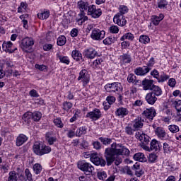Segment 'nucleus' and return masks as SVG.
Here are the masks:
<instances>
[{
  "instance_id": "obj_37",
  "label": "nucleus",
  "mask_w": 181,
  "mask_h": 181,
  "mask_svg": "<svg viewBox=\"0 0 181 181\" xmlns=\"http://www.w3.org/2000/svg\"><path fill=\"white\" fill-rule=\"evenodd\" d=\"M122 61L123 63H130L132 62L131 55L128 54H124L123 55L120 56Z\"/></svg>"
},
{
  "instance_id": "obj_47",
  "label": "nucleus",
  "mask_w": 181,
  "mask_h": 181,
  "mask_svg": "<svg viewBox=\"0 0 181 181\" xmlns=\"http://www.w3.org/2000/svg\"><path fill=\"white\" fill-rule=\"evenodd\" d=\"M73 107V103H70V102H64L63 103V109L65 111H69V110H71V108Z\"/></svg>"
},
{
  "instance_id": "obj_21",
  "label": "nucleus",
  "mask_w": 181,
  "mask_h": 181,
  "mask_svg": "<svg viewBox=\"0 0 181 181\" xmlns=\"http://www.w3.org/2000/svg\"><path fill=\"white\" fill-rule=\"evenodd\" d=\"M128 110L125 107H119L116 111V115L124 118L126 115H128Z\"/></svg>"
},
{
  "instance_id": "obj_1",
  "label": "nucleus",
  "mask_w": 181,
  "mask_h": 181,
  "mask_svg": "<svg viewBox=\"0 0 181 181\" xmlns=\"http://www.w3.org/2000/svg\"><path fill=\"white\" fill-rule=\"evenodd\" d=\"M129 155V150L124 147L121 144L113 143L111 148H107L105 150V158L106 159L107 165L111 166L115 161L116 166L122 163V158L119 156Z\"/></svg>"
},
{
  "instance_id": "obj_51",
  "label": "nucleus",
  "mask_w": 181,
  "mask_h": 181,
  "mask_svg": "<svg viewBox=\"0 0 181 181\" xmlns=\"http://www.w3.org/2000/svg\"><path fill=\"white\" fill-rule=\"evenodd\" d=\"M168 78H169V76L163 74L160 75V77L158 76V78L157 80L158 83H163L164 81H166V80H168Z\"/></svg>"
},
{
  "instance_id": "obj_29",
  "label": "nucleus",
  "mask_w": 181,
  "mask_h": 181,
  "mask_svg": "<svg viewBox=\"0 0 181 181\" xmlns=\"http://www.w3.org/2000/svg\"><path fill=\"white\" fill-rule=\"evenodd\" d=\"M71 56L74 60H76V62H80V60L83 59V56L81 55V53L78 52V50L72 51Z\"/></svg>"
},
{
  "instance_id": "obj_24",
  "label": "nucleus",
  "mask_w": 181,
  "mask_h": 181,
  "mask_svg": "<svg viewBox=\"0 0 181 181\" xmlns=\"http://www.w3.org/2000/svg\"><path fill=\"white\" fill-rule=\"evenodd\" d=\"M86 21H88V17L86 16V13H84V11H81L77 20L78 25H83V22H86Z\"/></svg>"
},
{
  "instance_id": "obj_31",
  "label": "nucleus",
  "mask_w": 181,
  "mask_h": 181,
  "mask_svg": "<svg viewBox=\"0 0 181 181\" xmlns=\"http://www.w3.org/2000/svg\"><path fill=\"white\" fill-rule=\"evenodd\" d=\"M33 119V115L30 112H27L23 115V119L25 121V122H27V124H29L30 122V119Z\"/></svg>"
},
{
  "instance_id": "obj_55",
  "label": "nucleus",
  "mask_w": 181,
  "mask_h": 181,
  "mask_svg": "<svg viewBox=\"0 0 181 181\" xmlns=\"http://www.w3.org/2000/svg\"><path fill=\"white\" fill-rule=\"evenodd\" d=\"M136 79V76L135 75H134V74H130L128 75L127 76V81L129 83H134V81H135V80Z\"/></svg>"
},
{
  "instance_id": "obj_61",
  "label": "nucleus",
  "mask_w": 181,
  "mask_h": 181,
  "mask_svg": "<svg viewBox=\"0 0 181 181\" xmlns=\"http://www.w3.org/2000/svg\"><path fill=\"white\" fill-rule=\"evenodd\" d=\"M93 146L95 149L98 150L101 148V143H100L98 141H96L93 143Z\"/></svg>"
},
{
  "instance_id": "obj_62",
  "label": "nucleus",
  "mask_w": 181,
  "mask_h": 181,
  "mask_svg": "<svg viewBox=\"0 0 181 181\" xmlns=\"http://www.w3.org/2000/svg\"><path fill=\"white\" fill-rule=\"evenodd\" d=\"M151 74L153 76V77H155V78H159V71L158 70L154 69L151 72Z\"/></svg>"
},
{
  "instance_id": "obj_38",
  "label": "nucleus",
  "mask_w": 181,
  "mask_h": 181,
  "mask_svg": "<svg viewBox=\"0 0 181 181\" xmlns=\"http://www.w3.org/2000/svg\"><path fill=\"white\" fill-rule=\"evenodd\" d=\"M140 43H144V45H146V43H149L151 42V39L148 35H141L139 39Z\"/></svg>"
},
{
  "instance_id": "obj_8",
  "label": "nucleus",
  "mask_w": 181,
  "mask_h": 181,
  "mask_svg": "<svg viewBox=\"0 0 181 181\" xmlns=\"http://www.w3.org/2000/svg\"><path fill=\"white\" fill-rule=\"evenodd\" d=\"M90 37L93 40H103L105 37V31L100 29H94L92 32Z\"/></svg>"
},
{
  "instance_id": "obj_16",
  "label": "nucleus",
  "mask_w": 181,
  "mask_h": 181,
  "mask_svg": "<svg viewBox=\"0 0 181 181\" xmlns=\"http://www.w3.org/2000/svg\"><path fill=\"white\" fill-rule=\"evenodd\" d=\"M13 45V44H12V42L11 41L4 42L2 45V49L7 53H13L15 50H18V49L15 48L14 49H11V47H12Z\"/></svg>"
},
{
  "instance_id": "obj_4",
  "label": "nucleus",
  "mask_w": 181,
  "mask_h": 181,
  "mask_svg": "<svg viewBox=\"0 0 181 181\" xmlns=\"http://www.w3.org/2000/svg\"><path fill=\"white\" fill-rule=\"evenodd\" d=\"M105 88L106 91H108L109 93H117V94H119V93H122V88H121V83H108L106 86H105Z\"/></svg>"
},
{
  "instance_id": "obj_10",
  "label": "nucleus",
  "mask_w": 181,
  "mask_h": 181,
  "mask_svg": "<svg viewBox=\"0 0 181 181\" xmlns=\"http://www.w3.org/2000/svg\"><path fill=\"white\" fill-rule=\"evenodd\" d=\"M86 118H90V119L97 121V119L101 118V111L99 109H95L86 114Z\"/></svg>"
},
{
  "instance_id": "obj_3",
  "label": "nucleus",
  "mask_w": 181,
  "mask_h": 181,
  "mask_svg": "<svg viewBox=\"0 0 181 181\" xmlns=\"http://www.w3.org/2000/svg\"><path fill=\"white\" fill-rule=\"evenodd\" d=\"M78 168L83 172H85V173H88V175L93 173L94 170V167L90 163H87L84 160L78 162Z\"/></svg>"
},
{
  "instance_id": "obj_44",
  "label": "nucleus",
  "mask_w": 181,
  "mask_h": 181,
  "mask_svg": "<svg viewBox=\"0 0 181 181\" xmlns=\"http://www.w3.org/2000/svg\"><path fill=\"white\" fill-rule=\"evenodd\" d=\"M97 175L100 180H105L107 179V173L105 171H100Z\"/></svg>"
},
{
  "instance_id": "obj_17",
  "label": "nucleus",
  "mask_w": 181,
  "mask_h": 181,
  "mask_svg": "<svg viewBox=\"0 0 181 181\" xmlns=\"http://www.w3.org/2000/svg\"><path fill=\"white\" fill-rule=\"evenodd\" d=\"M143 115L148 119H153V117L156 115V111L153 108L146 109L144 111Z\"/></svg>"
},
{
  "instance_id": "obj_30",
  "label": "nucleus",
  "mask_w": 181,
  "mask_h": 181,
  "mask_svg": "<svg viewBox=\"0 0 181 181\" xmlns=\"http://www.w3.org/2000/svg\"><path fill=\"white\" fill-rule=\"evenodd\" d=\"M57 57L59 59L61 63H64V64H70V59L68 57H63L59 54H57Z\"/></svg>"
},
{
  "instance_id": "obj_59",
  "label": "nucleus",
  "mask_w": 181,
  "mask_h": 181,
  "mask_svg": "<svg viewBox=\"0 0 181 181\" xmlns=\"http://www.w3.org/2000/svg\"><path fill=\"white\" fill-rule=\"evenodd\" d=\"M103 59L98 58L95 61H94L93 64L95 66V67H100L101 64H103Z\"/></svg>"
},
{
  "instance_id": "obj_54",
  "label": "nucleus",
  "mask_w": 181,
  "mask_h": 181,
  "mask_svg": "<svg viewBox=\"0 0 181 181\" xmlns=\"http://www.w3.org/2000/svg\"><path fill=\"white\" fill-rule=\"evenodd\" d=\"M109 30L110 33H118L119 28L117 25H112L110 27Z\"/></svg>"
},
{
  "instance_id": "obj_57",
  "label": "nucleus",
  "mask_w": 181,
  "mask_h": 181,
  "mask_svg": "<svg viewBox=\"0 0 181 181\" xmlns=\"http://www.w3.org/2000/svg\"><path fill=\"white\" fill-rule=\"evenodd\" d=\"M125 132L126 134H127V135H134V132H135V130L132 129V127L127 126L125 127Z\"/></svg>"
},
{
  "instance_id": "obj_23",
  "label": "nucleus",
  "mask_w": 181,
  "mask_h": 181,
  "mask_svg": "<svg viewBox=\"0 0 181 181\" xmlns=\"http://www.w3.org/2000/svg\"><path fill=\"white\" fill-rule=\"evenodd\" d=\"M151 94L156 95V97H159L162 95V88L160 87L154 85L153 88H151Z\"/></svg>"
},
{
  "instance_id": "obj_41",
  "label": "nucleus",
  "mask_w": 181,
  "mask_h": 181,
  "mask_svg": "<svg viewBox=\"0 0 181 181\" xmlns=\"http://www.w3.org/2000/svg\"><path fill=\"white\" fill-rule=\"evenodd\" d=\"M8 181H18V176L15 171H11L8 173Z\"/></svg>"
},
{
  "instance_id": "obj_20",
  "label": "nucleus",
  "mask_w": 181,
  "mask_h": 181,
  "mask_svg": "<svg viewBox=\"0 0 181 181\" xmlns=\"http://www.w3.org/2000/svg\"><path fill=\"white\" fill-rule=\"evenodd\" d=\"M155 134L158 136V138H161L162 139L166 136V132H165L163 128L160 127L156 128Z\"/></svg>"
},
{
  "instance_id": "obj_27",
  "label": "nucleus",
  "mask_w": 181,
  "mask_h": 181,
  "mask_svg": "<svg viewBox=\"0 0 181 181\" xmlns=\"http://www.w3.org/2000/svg\"><path fill=\"white\" fill-rule=\"evenodd\" d=\"M142 117H137L136 119H134V125L133 127L135 128V129H139V128H142L144 127V123H142Z\"/></svg>"
},
{
  "instance_id": "obj_46",
  "label": "nucleus",
  "mask_w": 181,
  "mask_h": 181,
  "mask_svg": "<svg viewBox=\"0 0 181 181\" xmlns=\"http://www.w3.org/2000/svg\"><path fill=\"white\" fill-rule=\"evenodd\" d=\"M99 141H100V142H102L103 145H110L112 142V140L111 139L104 137H100Z\"/></svg>"
},
{
  "instance_id": "obj_25",
  "label": "nucleus",
  "mask_w": 181,
  "mask_h": 181,
  "mask_svg": "<svg viewBox=\"0 0 181 181\" xmlns=\"http://www.w3.org/2000/svg\"><path fill=\"white\" fill-rule=\"evenodd\" d=\"M134 160H138L139 162H146V157L144 153H136L134 155Z\"/></svg>"
},
{
  "instance_id": "obj_48",
  "label": "nucleus",
  "mask_w": 181,
  "mask_h": 181,
  "mask_svg": "<svg viewBox=\"0 0 181 181\" xmlns=\"http://www.w3.org/2000/svg\"><path fill=\"white\" fill-rule=\"evenodd\" d=\"M119 13H121V15H125V13H128V7L124 5H122L119 8Z\"/></svg>"
},
{
  "instance_id": "obj_34",
  "label": "nucleus",
  "mask_w": 181,
  "mask_h": 181,
  "mask_svg": "<svg viewBox=\"0 0 181 181\" xmlns=\"http://www.w3.org/2000/svg\"><path fill=\"white\" fill-rule=\"evenodd\" d=\"M85 134H87V128L85 127H79L76 132V135L78 137L81 136V135H85Z\"/></svg>"
},
{
  "instance_id": "obj_2",
  "label": "nucleus",
  "mask_w": 181,
  "mask_h": 181,
  "mask_svg": "<svg viewBox=\"0 0 181 181\" xmlns=\"http://www.w3.org/2000/svg\"><path fill=\"white\" fill-rule=\"evenodd\" d=\"M136 138L140 141V146L144 149V151H147L148 152H151V151H158L159 149V141L153 139L151 143H150V148L148 146L149 145V136L145 134H141V133H137L136 134Z\"/></svg>"
},
{
  "instance_id": "obj_19",
  "label": "nucleus",
  "mask_w": 181,
  "mask_h": 181,
  "mask_svg": "<svg viewBox=\"0 0 181 181\" xmlns=\"http://www.w3.org/2000/svg\"><path fill=\"white\" fill-rule=\"evenodd\" d=\"M164 18L165 16H163V14H160L158 16H152L151 22L153 25H154L155 26H158V25H159V23H160V21H162Z\"/></svg>"
},
{
  "instance_id": "obj_39",
  "label": "nucleus",
  "mask_w": 181,
  "mask_h": 181,
  "mask_svg": "<svg viewBox=\"0 0 181 181\" xmlns=\"http://www.w3.org/2000/svg\"><path fill=\"white\" fill-rule=\"evenodd\" d=\"M66 39L64 35H61L57 38L58 46H64L66 45Z\"/></svg>"
},
{
  "instance_id": "obj_13",
  "label": "nucleus",
  "mask_w": 181,
  "mask_h": 181,
  "mask_svg": "<svg viewBox=\"0 0 181 181\" xmlns=\"http://www.w3.org/2000/svg\"><path fill=\"white\" fill-rule=\"evenodd\" d=\"M151 71V68L144 66V67H138L134 69V73L136 76H145L147 73Z\"/></svg>"
},
{
  "instance_id": "obj_40",
  "label": "nucleus",
  "mask_w": 181,
  "mask_h": 181,
  "mask_svg": "<svg viewBox=\"0 0 181 181\" xmlns=\"http://www.w3.org/2000/svg\"><path fill=\"white\" fill-rule=\"evenodd\" d=\"M134 40V34L131 33H126L124 35H123L121 38L120 40L122 42H124V40Z\"/></svg>"
},
{
  "instance_id": "obj_50",
  "label": "nucleus",
  "mask_w": 181,
  "mask_h": 181,
  "mask_svg": "<svg viewBox=\"0 0 181 181\" xmlns=\"http://www.w3.org/2000/svg\"><path fill=\"white\" fill-rule=\"evenodd\" d=\"M169 131L173 134H176V132H179V127L175 124H172L169 126Z\"/></svg>"
},
{
  "instance_id": "obj_12",
  "label": "nucleus",
  "mask_w": 181,
  "mask_h": 181,
  "mask_svg": "<svg viewBox=\"0 0 181 181\" xmlns=\"http://www.w3.org/2000/svg\"><path fill=\"white\" fill-rule=\"evenodd\" d=\"M141 84L143 86V90H144V91H146L148 90H152V88L155 86L153 85V80L146 78L142 81Z\"/></svg>"
},
{
  "instance_id": "obj_33",
  "label": "nucleus",
  "mask_w": 181,
  "mask_h": 181,
  "mask_svg": "<svg viewBox=\"0 0 181 181\" xmlns=\"http://www.w3.org/2000/svg\"><path fill=\"white\" fill-rule=\"evenodd\" d=\"M51 151H52V148L49 146H46L42 145L41 146V151H40V156H42V155H46V153H49Z\"/></svg>"
},
{
  "instance_id": "obj_26",
  "label": "nucleus",
  "mask_w": 181,
  "mask_h": 181,
  "mask_svg": "<svg viewBox=\"0 0 181 181\" xmlns=\"http://www.w3.org/2000/svg\"><path fill=\"white\" fill-rule=\"evenodd\" d=\"M78 6L81 12H84L85 11H87L88 8H90V6H88V3L83 1H80L78 2Z\"/></svg>"
},
{
  "instance_id": "obj_32",
  "label": "nucleus",
  "mask_w": 181,
  "mask_h": 181,
  "mask_svg": "<svg viewBox=\"0 0 181 181\" xmlns=\"http://www.w3.org/2000/svg\"><path fill=\"white\" fill-rule=\"evenodd\" d=\"M157 6L159 9H165L168 6V1L166 0H158Z\"/></svg>"
},
{
  "instance_id": "obj_15",
  "label": "nucleus",
  "mask_w": 181,
  "mask_h": 181,
  "mask_svg": "<svg viewBox=\"0 0 181 181\" xmlns=\"http://www.w3.org/2000/svg\"><path fill=\"white\" fill-rule=\"evenodd\" d=\"M145 99L146 103H148V104L150 105H153V104L158 101V98H156V95H153V93H151V92L146 94Z\"/></svg>"
},
{
  "instance_id": "obj_35",
  "label": "nucleus",
  "mask_w": 181,
  "mask_h": 181,
  "mask_svg": "<svg viewBox=\"0 0 181 181\" xmlns=\"http://www.w3.org/2000/svg\"><path fill=\"white\" fill-rule=\"evenodd\" d=\"M50 16V12L49 11H44L42 13H39L37 14V18L41 19L42 21H45V19H47Z\"/></svg>"
},
{
  "instance_id": "obj_60",
  "label": "nucleus",
  "mask_w": 181,
  "mask_h": 181,
  "mask_svg": "<svg viewBox=\"0 0 181 181\" xmlns=\"http://www.w3.org/2000/svg\"><path fill=\"white\" fill-rule=\"evenodd\" d=\"M169 87H175L176 86V79L171 78L168 80Z\"/></svg>"
},
{
  "instance_id": "obj_52",
  "label": "nucleus",
  "mask_w": 181,
  "mask_h": 181,
  "mask_svg": "<svg viewBox=\"0 0 181 181\" xmlns=\"http://www.w3.org/2000/svg\"><path fill=\"white\" fill-rule=\"evenodd\" d=\"M25 176L27 180H29V181L33 180V179H32V173H30V171L28 168L25 169Z\"/></svg>"
},
{
  "instance_id": "obj_45",
  "label": "nucleus",
  "mask_w": 181,
  "mask_h": 181,
  "mask_svg": "<svg viewBox=\"0 0 181 181\" xmlns=\"http://www.w3.org/2000/svg\"><path fill=\"white\" fill-rule=\"evenodd\" d=\"M114 42H115V40L112 37H107L105 40H103V43L107 46H110V45H112Z\"/></svg>"
},
{
  "instance_id": "obj_6",
  "label": "nucleus",
  "mask_w": 181,
  "mask_h": 181,
  "mask_svg": "<svg viewBox=\"0 0 181 181\" xmlns=\"http://www.w3.org/2000/svg\"><path fill=\"white\" fill-rule=\"evenodd\" d=\"M90 160L93 162V163H94V165H96V166H105V165H107L105 160L98 157V153H92L90 156Z\"/></svg>"
},
{
  "instance_id": "obj_42",
  "label": "nucleus",
  "mask_w": 181,
  "mask_h": 181,
  "mask_svg": "<svg viewBox=\"0 0 181 181\" xmlns=\"http://www.w3.org/2000/svg\"><path fill=\"white\" fill-rule=\"evenodd\" d=\"M32 115L33 121H40V118H42V113L40 112H34Z\"/></svg>"
},
{
  "instance_id": "obj_18",
  "label": "nucleus",
  "mask_w": 181,
  "mask_h": 181,
  "mask_svg": "<svg viewBox=\"0 0 181 181\" xmlns=\"http://www.w3.org/2000/svg\"><path fill=\"white\" fill-rule=\"evenodd\" d=\"M26 141H28V136H26L25 134H20L16 139V146H22V145H23Z\"/></svg>"
},
{
  "instance_id": "obj_36",
  "label": "nucleus",
  "mask_w": 181,
  "mask_h": 181,
  "mask_svg": "<svg viewBox=\"0 0 181 181\" xmlns=\"http://www.w3.org/2000/svg\"><path fill=\"white\" fill-rule=\"evenodd\" d=\"M174 105L177 110L178 117H181V100L174 102Z\"/></svg>"
},
{
  "instance_id": "obj_58",
  "label": "nucleus",
  "mask_w": 181,
  "mask_h": 181,
  "mask_svg": "<svg viewBox=\"0 0 181 181\" xmlns=\"http://www.w3.org/2000/svg\"><path fill=\"white\" fill-rule=\"evenodd\" d=\"M158 159V156L155 153H151L148 156V161L151 162V163L155 162Z\"/></svg>"
},
{
  "instance_id": "obj_7",
  "label": "nucleus",
  "mask_w": 181,
  "mask_h": 181,
  "mask_svg": "<svg viewBox=\"0 0 181 181\" xmlns=\"http://www.w3.org/2000/svg\"><path fill=\"white\" fill-rule=\"evenodd\" d=\"M33 45H35V40L33 38L27 37L22 40L21 46L23 50L28 52L26 49H30Z\"/></svg>"
},
{
  "instance_id": "obj_64",
  "label": "nucleus",
  "mask_w": 181,
  "mask_h": 181,
  "mask_svg": "<svg viewBox=\"0 0 181 181\" xmlns=\"http://www.w3.org/2000/svg\"><path fill=\"white\" fill-rule=\"evenodd\" d=\"M57 139L56 137H48L47 141L49 145H53V144L56 142Z\"/></svg>"
},
{
  "instance_id": "obj_43",
  "label": "nucleus",
  "mask_w": 181,
  "mask_h": 181,
  "mask_svg": "<svg viewBox=\"0 0 181 181\" xmlns=\"http://www.w3.org/2000/svg\"><path fill=\"white\" fill-rule=\"evenodd\" d=\"M33 170L35 175H39L42 172V165L39 163L35 164L33 166Z\"/></svg>"
},
{
  "instance_id": "obj_9",
  "label": "nucleus",
  "mask_w": 181,
  "mask_h": 181,
  "mask_svg": "<svg viewBox=\"0 0 181 181\" xmlns=\"http://www.w3.org/2000/svg\"><path fill=\"white\" fill-rule=\"evenodd\" d=\"M114 23L118 26H125L127 25V20L125 16L121 13H117L113 18Z\"/></svg>"
},
{
  "instance_id": "obj_22",
  "label": "nucleus",
  "mask_w": 181,
  "mask_h": 181,
  "mask_svg": "<svg viewBox=\"0 0 181 181\" xmlns=\"http://www.w3.org/2000/svg\"><path fill=\"white\" fill-rule=\"evenodd\" d=\"M106 100L107 103H103V105H105V110H108V108H110V105H112V104H114V103H115V97L108 96Z\"/></svg>"
},
{
  "instance_id": "obj_14",
  "label": "nucleus",
  "mask_w": 181,
  "mask_h": 181,
  "mask_svg": "<svg viewBox=\"0 0 181 181\" xmlns=\"http://www.w3.org/2000/svg\"><path fill=\"white\" fill-rule=\"evenodd\" d=\"M97 54V52L93 48L86 49L83 52V56H85L86 59H94Z\"/></svg>"
},
{
  "instance_id": "obj_5",
  "label": "nucleus",
  "mask_w": 181,
  "mask_h": 181,
  "mask_svg": "<svg viewBox=\"0 0 181 181\" xmlns=\"http://www.w3.org/2000/svg\"><path fill=\"white\" fill-rule=\"evenodd\" d=\"M88 15H90L94 19H97V18H100L103 15V11L101 8H97L95 5H90L88 9Z\"/></svg>"
},
{
  "instance_id": "obj_63",
  "label": "nucleus",
  "mask_w": 181,
  "mask_h": 181,
  "mask_svg": "<svg viewBox=\"0 0 181 181\" xmlns=\"http://www.w3.org/2000/svg\"><path fill=\"white\" fill-rule=\"evenodd\" d=\"M135 175H136V176H137V177H141V176H142V175H144V170L141 168L137 169L135 171Z\"/></svg>"
},
{
  "instance_id": "obj_49",
  "label": "nucleus",
  "mask_w": 181,
  "mask_h": 181,
  "mask_svg": "<svg viewBox=\"0 0 181 181\" xmlns=\"http://www.w3.org/2000/svg\"><path fill=\"white\" fill-rule=\"evenodd\" d=\"M163 151L164 153H170V152H172V147L169 146V144L168 143H164Z\"/></svg>"
},
{
  "instance_id": "obj_53",
  "label": "nucleus",
  "mask_w": 181,
  "mask_h": 181,
  "mask_svg": "<svg viewBox=\"0 0 181 181\" xmlns=\"http://www.w3.org/2000/svg\"><path fill=\"white\" fill-rule=\"evenodd\" d=\"M54 124L58 128H63L64 124H63V122H62V119H54Z\"/></svg>"
},
{
  "instance_id": "obj_56",
  "label": "nucleus",
  "mask_w": 181,
  "mask_h": 181,
  "mask_svg": "<svg viewBox=\"0 0 181 181\" xmlns=\"http://www.w3.org/2000/svg\"><path fill=\"white\" fill-rule=\"evenodd\" d=\"M25 10H26V4L22 2L20 6L18 8V13H21L22 12H24V11Z\"/></svg>"
},
{
  "instance_id": "obj_11",
  "label": "nucleus",
  "mask_w": 181,
  "mask_h": 181,
  "mask_svg": "<svg viewBox=\"0 0 181 181\" xmlns=\"http://www.w3.org/2000/svg\"><path fill=\"white\" fill-rule=\"evenodd\" d=\"M82 80L86 84L90 81V76H88V71L86 69H82L79 73V76L78 78V81Z\"/></svg>"
},
{
  "instance_id": "obj_28",
  "label": "nucleus",
  "mask_w": 181,
  "mask_h": 181,
  "mask_svg": "<svg viewBox=\"0 0 181 181\" xmlns=\"http://www.w3.org/2000/svg\"><path fill=\"white\" fill-rule=\"evenodd\" d=\"M33 152L35 153V155H38L40 156V152L42 149V146H40V143L39 141H36L33 147Z\"/></svg>"
}]
</instances>
